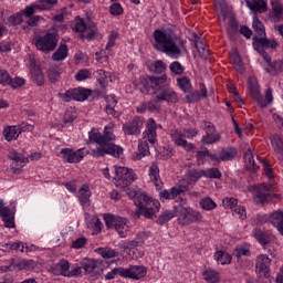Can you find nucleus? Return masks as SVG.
I'll use <instances>...</instances> for the list:
<instances>
[{
  "label": "nucleus",
  "instance_id": "obj_1",
  "mask_svg": "<svg viewBox=\"0 0 283 283\" xmlns=\"http://www.w3.org/2000/svg\"><path fill=\"white\" fill-rule=\"evenodd\" d=\"M88 138L93 143L99 145V147L93 149V158H105V156L120 158V156L124 154L123 147L112 143L113 140H116V136L114 133L107 130V127H105L104 135L101 134L97 128H92V130L88 133Z\"/></svg>",
  "mask_w": 283,
  "mask_h": 283
},
{
  "label": "nucleus",
  "instance_id": "obj_2",
  "mask_svg": "<svg viewBox=\"0 0 283 283\" xmlns=\"http://www.w3.org/2000/svg\"><path fill=\"white\" fill-rule=\"evenodd\" d=\"M153 36L155 40L153 45L157 52H163L170 59H180L182 56L185 41L180 40L176 33L157 29L154 31Z\"/></svg>",
  "mask_w": 283,
  "mask_h": 283
},
{
  "label": "nucleus",
  "instance_id": "obj_3",
  "mask_svg": "<svg viewBox=\"0 0 283 283\" xmlns=\"http://www.w3.org/2000/svg\"><path fill=\"white\" fill-rule=\"evenodd\" d=\"M175 211L177 213L178 223L181 224V227H189V224H193V222H202V214L192 208L179 205L175 207Z\"/></svg>",
  "mask_w": 283,
  "mask_h": 283
},
{
  "label": "nucleus",
  "instance_id": "obj_4",
  "mask_svg": "<svg viewBox=\"0 0 283 283\" xmlns=\"http://www.w3.org/2000/svg\"><path fill=\"white\" fill-rule=\"evenodd\" d=\"M115 174V186L119 187V189H123L127 196L128 191L133 190L129 188V185L136 180V174H134L133 169L127 167H116Z\"/></svg>",
  "mask_w": 283,
  "mask_h": 283
},
{
  "label": "nucleus",
  "instance_id": "obj_5",
  "mask_svg": "<svg viewBox=\"0 0 283 283\" xmlns=\"http://www.w3.org/2000/svg\"><path fill=\"white\" fill-rule=\"evenodd\" d=\"M34 45L40 52L50 54V52H54L59 45V35H56V33H46L43 36L39 35L34 38Z\"/></svg>",
  "mask_w": 283,
  "mask_h": 283
},
{
  "label": "nucleus",
  "instance_id": "obj_6",
  "mask_svg": "<svg viewBox=\"0 0 283 283\" xmlns=\"http://www.w3.org/2000/svg\"><path fill=\"white\" fill-rule=\"evenodd\" d=\"M104 221L107 229H115L119 238H125L127 231H129V226H127V219L123 217H115L112 213L104 214Z\"/></svg>",
  "mask_w": 283,
  "mask_h": 283
},
{
  "label": "nucleus",
  "instance_id": "obj_7",
  "mask_svg": "<svg viewBox=\"0 0 283 283\" xmlns=\"http://www.w3.org/2000/svg\"><path fill=\"white\" fill-rule=\"evenodd\" d=\"M73 30L75 32H84L81 36L82 39H86L87 41H92V39H94V36L96 35V32H98L96 23L90 22L87 24L83 19H80V21L76 22Z\"/></svg>",
  "mask_w": 283,
  "mask_h": 283
},
{
  "label": "nucleus",
  "instance_id": "obj_8",
  "mask_svg": "<svg viewBox=\"0 0 283 283\" xmlns=\"http://www.w3.org/2000/svg\"><path fill=\"white\" fill-rule=\"evenodd\" d=\"M255 202L264 205L273 200V186L271 184H262L255 188Z\"/></svg>",
  "mask_w": 283,
  "mask_h": 283
},
{
  "label": "nucleus",
  "instance_id": "obj_9",
  "mask_svg": "<svg viewBox=\"0 0 283 283\" xmlns=\"http://www.w3.org/2000/svg\"><path fill=\"white\" fill-rule=\"evenodd\" d=\"M154 207H151L150 205H147L144 208H139L136 211L132 212V218H134V220H140V216H144V218L151 220L154 218H156V213H158V211L160 210V202L155 201L153 202Z\"/></svg>",
  "mask_w": 283,
  "mask_h": 283
},
{
  "label": "nucleus",
  "instance_id": "obj_10",
  "mask_svg": "<svg viewBox=\"0 0 283 283\" xmlns=\"http://www.w3.org/2000/svg\"><path fill=\"white\" fill-rule=\"evenodd\" d=\"M144 123L145 118L134 117L132 120L123 125V132L126 136H139L140 132H143Z\"/></svg>",
  "mask_w": 283,
  "mask_h": 283
},
{
  "label": "nucleus",
  "instance_id": "obj_11",
  "mask_svg": "<svg viewBox=\"0 0 283 283\" xmlns=\"http://www.w3.org/2000/svg\"><path fill=\"white\" fill-rule=\"evenodd\" d=\"M61 155L66 163L76 164L85 158V148H80L76 151L72 148H62Z\"/></svg>",
  "mask_w": 283,
  "mask_h": 283
},
{
  "label": "nucleus",
  "instance_id": "obj_12",
  "mask_svg": "<svg viewBox=\"0 0 283 283\" xmlns=\"http://www.w3.org/2000/svg\"><path fill=\"white\" fill-rule=\"evenodd\" d=\"M170 138L175 143V145H177V147H182L184 149H186V151H192V149H196L193 144L187 142L185 133L182 130H171Z\"/></svg>",
  "mask_w": 283,
  "mask_h": 283
},
{
  "label": "nucleus",
  "instance_id": "obj_13",
  "mask_svg": "<svg viewBox=\"0 0 283 283\" xmlns=\"http://www.w3.org/2000/svg\"><path fill=\"white\" fill-rule=\"evenodd\" d=\"M127 196L134 199V203L138 209H143L147 205H151V198L146 193L140 192L138 188H133L132 191L127 192Z\"/></svg>",
  "mask_w": 283,
  "mask_h": 283
},
{
  "label": "nucleus",
  "instance_id": "obj_14",
  "mask_svg": "<svg viewBox=\"0 0 283 283\" xmlns=\"http://www.w3.org/2000/svg\"><path fill=\"white\" fill-rule=\"evenodd\" d=\"M149 83L150 90L157 96L159 92H163L169 86L170 81L167 78V74H164L163 76H149Z\"/></svg>",
  "mask_w": 283,
  "mask_h": 283
},
{
  "label": "nucleus",
  "instance_id": "obj_15",
  "mask_svg": "<svg viewBox=\"0 0 283 283\" xmlns=\"http://www.w3.org/2000/svg\"><path fill=\"white\" fill-rule=\"evenodd\" d=\"M248 87L250 90V96L264 109L266 107V101H264V97L260 94V84H258V80L250 78L248 83Z\"/></svg>",
  "mask_w": 283,
  "mask_h": 283
},
{
  "label": "nucleus",
  "instance_id": "obj_16",
  "mask_svg": "<svg viewBox=\"0 0 283 283\" xmlns=\"http://www.w3.org/2000/svg\"><path fill=\"white\" fill-rule=\"evenodd\" d=\"M256 273L260 277H269L271 273V259L266 254H261L256 259Z\"/></svg>",
  "mask_w": 283,
  "mask_h": 283
},
{
  "label": "nucleus",
  "instance_id": "obj_17",
  "mask_svg": "<svg viewBox=\"0 0 283 283\" xmlns=\"http://www.w3.org/2000/svg\"><path fill=\"white\" fill-rule=\"evenodd\" d=\"M13 271H34L39 263L34 260L28 259H12Z\"/></svg>",
  "mask_w": 283,
  "mask_h": 283
},
{
  "label": "nucleus",
  "instance_id": "obj_18",
  "mask_svg": "<svg viewBox=\"0 0 283 283\" xmlns=\"http://www.w3.org/2000/svg\"><path fill=\"white\" fill-rule=\"evenodd\" d=\"M125 279L128 280H143L147 275V268L140 265H132L128 269H124Z\"/></svg>",
  "mask_w": 283,
  "mask_h": 283
},
{
  "label": "nucleus",
  "instance_id": "obj_19",
  "mask_svg": "<svg viewBox=\"0 0 283 283\" xmlns=\"http://www.w3.org/2000/svg\"><path fill=\"white\" fill-rule=\"evenodd\" d=\"M157 101H166V103H172L176 105L180 98L178 97V93L171 88V86L168 85L167 88H164L163 91H159V93L156 95Z\"/></svg>",
  "mask_w": 283,
  "mask_h": 283
},
{
  "label": "nucleus",
  "instance_id": "obj_20",
  "mask_svg": "<svg viewBox=\"0 0 283 283\" xmlns=\"http://www.w3.org/2000/svg\"><path fill=\"white\" fill-rule=\"evenodd\" d=\"M82 269L85 271L86 275H92V277H98L101 273H96V269H98V261L94 259H84L81 262ZM95 273V274H94Z\"/></svg>",
  "mask_w": 283,
  "mask_h": 283
},
{
  "label": "nucleus",
  "instance_id": "obj_21",
  "mask_svg": "<svg viewBox=\"0 0 283 283\" xmlns=\"http://www.w3.org/2000/svg\"><path fill=\"white\" fill-rule=\"evenodd\" d=\"M156 120L154 118H149L146 124V130L144 132L145 138H147L150 145L156 144V138H158V134L156 132Z\"/></svg>",
  "mask_w": 283,
  "mask_h": 283
},
{
  "label": "nucleus",
  "instance_id": "obj_22",
  "mask_svg": "<svg viewBox=\"0 0 283 283\" xmlns=\"http://www.w3.org/2000/svg\"><path fill=\"white\" fill-rule=\"evenodd\" d=\"M233 158H235L233 148H223L220 154L213 153L211 156V160H214L216 163H227L233 160Z\"/></svg>",
  "mask_w": 283,
  "mask_h": 283
},
{
  "label": "nucleus",
  "instance_id": "obj_23",
  "mask_svg": "<svg viewBox=\"0 0 283 283\" xmlns=\"http://www.w3.org/2000/svg\"><path fill=\"white\" fill-rule=\"evenodd\" d=\"M272 149L279 160L283 163V139L280 135L275 134L270 137Z\"/></svg>",
  "mask_w": 283,
  "mask_h": 283
},
{
  "label": "nucleus",
  "instance_id": "obj_24",
  "mask_svg": "<svg viewBox=\"0 0 283 283\" xmlns=\"http://www.w3.org/2000/svg\"><path fill=\"white\" fill-rule=\"evenodd\" d=\"M8 158L9 160H13V164H11V169H14V165L22 168L24 165H28V163H30V159L28 157L23 156V154L17 150H10Z\"/></svg>",
  "mask_w": 283,
  "mask_h": 283
},
{
  "label": "nucleus",
  "instance_id": "obj_25",
  "mask_svg": "<svg viewBox=\"0 0 283 283\" xmlns=\"http://www.w3.org/2000/svg\"><path fill=\"white\" fill-rule=\"evenodd\" d=\"M245 160V167L249 169L252 174H255L260 166L255 163V158H258V155L253 154V150L251 148H248L243 156Z\"/></svg>",
  "mask_w": 283,
  "mask_h": 283
},
{
  "label": "nucleus",
  "instance_id": "obj_26",
  "mask_svg": "<svg viewBox=\"0 0 283 283\" xmlns=\"http://www.w3.org/2000/svg\"><path fill=\"white\" fill-rule=\"evenodd\" d=\"M245 3L251 10V12H254V14H262L263 12H266L269 10V7L266 6V2L264 0H245Z\"/></svg>",
  "mask_w": 283,
  "mask_h": 283
},
{
  "label": "nucleus",
  "instance_id": "obj_27",
  "mask_svg": "<svg viewBox=\"0 0 283 283\" xmlns=\"http://www.w3.org/2000/svg\"><path fill=\"white\" fill-rule=\"evenodd\" d=\"M137 112L139 114H145V112L158 114L160 112V103L156 101L144 102L139 106H137Z\"/></svg>",
  "mask_w": 283,
  "mask_h": 283
},
{
  "label": "nucleus",
  "instance_id": "obj_28",
  "mask_svg": "<svg viewBox=\"0 0 283 283\" xmlns=\"http://www.w3.org/2000/svg\"><path fill=\"white\" fill-rule=\"evenodd\" d=\"M51 272L53 275H63V277H67V274L70 273V262L61 260L57 264L51 266Z\"/></svg>",
  "mask_w": 283,
  "mask_h": 283
},
{
  "label": "nucleus",
  "instance_id": "obj_29",
  "mask_svg": "<svg viewBox=\"0 0 283 283\" xmlns=\"http://www.w3.org/2000/svg\"><path fill=\"white\" fill-rule=\"evenodd\" d=\"M136 90H139L142 94H149L151 92V84L149 82V76H140L134 82Z\"/></svg>",
  "mask_w": 283,
  "mask_h": 283
},
{
  "label": "nucleus",
  "instance_id": "obj_30",
  "mask_svg": "<svg viewBox=\"0 0 283 283\" xmlns=\"http://www.w3.org/2000/svg\"><path fill=\"white\" fill-rule=\"evenodd\" d=\"M253 40L254 48H258V45H260L261 48H271V50H275V48H277V41L269 40L266 35H263L262 38L255 35Z\"/></svg>",
  "mask_w": 283,
  "mask_h": 283
},
{
  "label": "nucleus",
  "instance_id": "obj_31",
  "mask_svg": "<svg viewBox=\"0 0 283 283\" xmlns=\"http://www.w3.org/2000/svg\"><path fill=\"white\" fill-rule=\"evenodd\" d=\"M0 216L7 229H14V216L12 214V211H10V208L8 207L2 208L0 210Z\"/></svg>",
  "mask_w": 283,
  "mask_h": 283
},
{
  "label": "nucleus",
  "instance_id": "obj_32",
  "mask_svg": "<svg viewBox=\"0 0 283 283\" xmlns=\"http://www.w3.org/2000/svg\"><path fill=\"white\" fill-rule=\"evenodd\" d=\"M92 197V191H90L88 185H83L78 190V200L82 207H90V198Z\"/></svg>",
  "mask_w": 283,
  "mask_h": 283
},
{
  "label": "nucleus",
  "instance_id": "obj_33",
  "mask_svg": "<svg viewBox=\"0 0 283 283\" xmlns=\"http://www.w3.org/2000/svg\"><path fill=\"white\" fill-rule=\"evenodd\" d=\"M269 67L265 69V72L268 74H271V76H277V74L282 73L283 71V61L282 60H275L273 62H268Z\"/></svg>",
  "mask_w": 283,
  "mask_h": 283
},
{
  "label": "nucleus",
  "instance_id": "obj_34",
  "mask_svg": "<svg viewBox=\"0 0 283 283\" xmlns=\"http://www.w3.org/2000/svg\"><path fill=\"white\" fill-rule=\"evenodd\" d=\"M200 178H205V170L202 169H189L186 172V179L191 184L196 185Z\"/></svg>",
  "mask_w": 283,
  "mask_h": 283
},
{
  "label": "nucleus",
  "instance_id": "obj_35",
  "mask_svg": "<svg viewBox=\"0 0 283 283\" xmlns=\"http://www.w3.org/2000/svg\"><path fill=\"white\" fill-rule=\"evenodd\" d=\"M149 151V143L147 140L139 142L138 144V153L134 156V160H142L145 156H150Z\"/></svg>",
  "mask_w": 283,
  "mask_h": 283
},
{
  "label": "nucleus",
  "instance_id": "obj_36",
  "mask_svg": "<svg viewBox=\"0 0 283 283\" xmlns=\"http://www.w3.org/2000/svg\"><path fill=\"white\" fill-rule=\"evenodd\" d=\"M90 96H92V90L83 87L73 90V101H87Z\"/></svg>",
  "mask_w": 283,
  "mask_h": 283
},
{
  "label": "nucleus",
  "instance_id": "obj_37",
  "mask_svg": "<svg viewBox=\"0 0 283 283\" xmlns=\"http://www.w3.org/2000/svg\"><path fill=\"white\" fill-rule=\"evenodd\" d=\"M31 78L33 83H36L41 87L43 83H45V76L43 75V71H41V67L39 66H33L31 69Z\"/></svg>",
  "mask_w": 283,
  "mask_h": 283
},
{
  "label": "nucleus",
  "instance_id": "obj_38",
  "mask_svg": "<svg viewBox=\"0 0 283 283\" xmlns=\"http://www.w3.org/2000/svg\"><path fill=\"white\" fill-rule=\"evenodd\" d=\"M95 78H97L99 87H102V90H105V87H107V78H112V73L104 70H98L95 72Z\"/></svg>",
  "mask_w": 283,
  "mask_h": 283
},
{
  "label": "nucleus",
  "instance_id": "obj_39",
  "mask_svg": "<svg viewBox=\"0 0 283 283\" xmlns=\"http://www.w3.org/2000/svg\"><path fill=\"white\" fill-rule=\"evenodd\" d=\"M177 85L179 90H181V92H184L185 94H189V92H191V88L193 87L191 85V80L187 76L178 77Z\"/></svg>",
  "mask_w": 283,
  "mask_h": 283
},
{
  "label": "nucleus",
  "instance_id": "obj_40",
  "mask_svg": "<svg viewBox=\"0 0 283 283\" xmlns=\"http://www.w3.org/2000/svg\"><path fill=\"white\" fill-rule=\"evenodd\" d=\"M190 188H191V184L187 178H185L175 187H172V191H175L177 196H180L181 193H187V191H189Z\"/></svg>",
  "mask_w": 283,
  "mask_h": 283
},
{
  "label": "nucleus",
  "instance_id": "obj_41",
  "mask_svg": "<svg viewBox=\"0 0 283 283\" xmlns=\"http://www.w3.org/2000/svg\"><path fill=\"white\" fill-rule=\"evenodd\" d=\"M252 28L254 32H256L258 36H266V30L264 29V24L260 19L258 18V14L253 15V22H252Z\"/></svg>",
  "mask_w": 283,
  "mask_h": 283
},
{
  "label": "nucleus",
  "instance_id": "obj_42",
  "mask_svg": "<svg viewBox=\"0 0 283 283\" xmlns=\"http://www.w3.org/2000/svg\"><path fill=\"white\" fill-rule=\"evenodd\" d=\"M3 134L6 140H8L9 143L11 140H17L20 136L19 128L17 126H9L4 128Z\"/></svg>",
  "mask_w": 283,
  "mask_h": 283
},
{
  "label": "nucleus",
  "instance_id": "obj_43",
  "mask_svg": "<svg viewBox=\"0 0 283 283\" xmlns=\"http://www.w3.org/2000/svg\"><path fill=\"white\" fill-rule=\"evenodd\" d=\"M53 61H65L67 59V44L61 43L52 55Z\"/></svg>",
  "mask_w": 283,
  "mask_h": 283
},
{
  "label": "nucleus",
  "instance_id": "obj_44",
  "mask_svg": "<svg viewBox=\"0 0 283 283\" xmlns=\"http://www.w3.org/2000/svg\"><path fill=\"white\" fill-rule=\"evenodd\" d=\"M214 258L219 264H231V254L224 250H219L214 253Z\"/></svg>",
  "mask_w": 283,
  "mask_h": 283
},
{
  "label": "nucleus",
  "instance_id": "obj_45",
  "mask_svg": "<svg viewBox=\"0 0 283 283\" xmlns=\"http://www.w3.org/2000/svg\"><path fill=\"white\" fill-rule=\"evenodd\" d=\"M253 235H254L255 240H258V242L260 244H262L263 247H266V244H269L271 242V238L269 237V234L264 233V231H262L260 229H255L253 231Z\"/></svg>",
  "mask_w": 283,
  "mask_h": 283
},
{
  "label": "nucleus",
  "instance_id": "obj_46",
  "mask_svg": "<svg viewBox=\"0 0 283 283\" xmlns=\"http://www.w3.org/2000/svg\"><path fill=\"white\" fill-rule=\"evenodd\" d=\"M149 70L155 74H165V72H167V64L161 60H158L149 65Z\"/></svg>",
  "mask_w": 283,
  "mask_h": 283
},
{
  "label": "nucleus",
  "instance_id": "obj_47",
  "mask_svg": "<svg viewBox=\"0 0 283 283\" xmlns=\"http://www.w3.org/2000/svg\"><path fill=\"white\" fill-rule=\"evenodd\" d=\"M199 207H201L203 211H213L218 205L213 201V199L206 197L200 199Z\"/></svg>",
  "mask_w": 283,
  "mask_h": 283
},
{
  "label": "nucleus",
  "instance_id": "obj_48",
  "mask_svg": "<svg viewBox=\"0 0 283 283\" xmlns=\"http://www.w3.org/2000/svg\"><path fill=\"white\" fill-rule=\"evenodd\" d=\"M231 60L235 72H239V74H244V64L242 63L240 55L238 53H233L231 55Z\"/></svg>",
  "mask_w": 283,
  "mask_h": 283
},
{
  "label": "nucleus",
  "instance_id": "obj_49",
  "mask_svg": "<svg viewBox=\"0 0 283 283\" xmlns=\"http://www.w3.org/2000/svg\"><path fill=\"white\" fill-rule=\"evenodd\" d=\"M203 277L208 283H218L220 282V274L216 270H206L203 272Z\"/></svg>",
  "mask_w": 283,
  "mask_h": 283
},
{
  "label": "nucleus",
  "instance_id": "obj_50",
  "mask_svg": "<svg viewBox=\"0 0 283 283\" xmlns=\"http://www.w3.org/2000/svg\"><path fill=\"white\" fill-rule=\"evenodd\" d=\"M57 4L59 0H38L35 8H38V10H52V8Z\"/></svg>",
  "mask_w": 283,
  "mask_h": 283
},
{
  "label": "nucleus",
  "instance_id": "obj_51",
  "mask_svg": "<svg viewBox=\"0 0 283 283\" xmlns=\"http://www.w3.org/2000/svg\"><path fill=\"white\" fill-rule=\"evenodd\" d=\"M150 172H149V176H150V178H151V180H153V182H154V185H155V187L157 188V189H159V187H160V184L158 182V178H160V169L158 168V165H156V164H153L151 166H150V170H149Z\"/></svg>",
  "mask_w": 283,
  "mask_h": 283
},
{
  "label": "nucleus",
  "instance_id": "obj_52",
  "mask_svg": "<svg viewBox=\"0 0 283 283\" xmlns=\"http://www.w3.org/2000/svg\"><path fill=\"white\" fill-rule=\"evenodd\" d=\"M185 103H188L189 105H193V103H198L201 99L200 97V92L198 91H190L185 97H184Z\"/></svg>",
  "mask_w": 283,
  "mask_h": 283
},
{
  "label": "nucleus",
  "instance_id": "obj_53",
  "mask_svg": "<svg viewBox=\"0 0 283 283\" xmlns=\"http://www.w3.org/2000/svg\"><path fill=\"white\" fill-rule=\"evenodd\" d=\"M272 12L276 19L283 15V4L280 0H271Z\"/></svg>",
  "mask_w": 283,
  "mask_h": 283
},
{
  "label": "nucleus",
  "instance_id": "obj_54",
  "mask_svg": "<svg viewBox=\"0 0 283 283\" xmlns=\"http://www.w3.org/2000/svg\"><path fill=\"white\" fill-rule=\"evenodd\" d=\"M195 48L198 50L199 54H201V59H207L209 56V50H207V45L202 40H196Z\"/></svg>",
  "mask_w": 283,
  "mask_h": 283
},
{
  "label": "nucleus",
  "instance_id": "obj_55",
  "mask_svg": "<svg viewBox=\"0 0 283 283\" xmlns=\"http://www.w3.org/2000/svg\"><path fill=\"white\" fill-rule=\"evenodd\" d=\"M203 178L220 179L222 178V172L218 168H208L203 170Z\"/></svg>",
  "mask_w": 283,
  "mask_h": 283
},
{
  "label": "nucleus",
  "instance_id": "obj_56",
  "mask_svg": "<svg viewBox=\"0 0 283 283\" xmlns=\"http://www.w3.org/2000/svg\"><path fill=\"white\" fill-rule=\"evenodd\" d=\"M169 70L176 76H180V75L185 74V66H182V64L180 62H178V61L172 62L169 65Z\"/></svg>",
  "mask_w": 283,
  "mask_h": 283
},
{
  "label": "nucleus",
  "instance_id": "obj_57",
  "mask_svg": "<svg viewBox=\"0 0 283 283\" xmlns=\"http://www.w3.org/2000/svg\"><path fill=\"white\" fill-rule=\"evenodd\" d=\"M116 275L125 277V268H114L111 272L105 275V280H114Z\"/></svg>",
  "mask_w": 283,
  "mask_h": 283
},
{
  "label": "nucleus",
  "instance_id": "obj_58",
  "mask_svg": "<svg viewBox=\"0 0 283 283\" xmlns=\"http://www.w3.org/2000/svg\"><path fill=\"white\" fill-rule=\"evenodd\" d=\"M171 219H174V212L166 210L158 217L157 224H167Z\"/></svg>",
  "mask_w": 283,
  "mask_h": 283
},
{
  "label": "nucleus",
  "instance_id": "obj_59",
  "mask_svg": "<svg viewBox=\"0 0 283 283\" xmlns=\"http://www.w3.org/2000/svg\"><path fill=\"white\" fill-rule=\"evenodd\" d=\"M207 156L208 158H210V160H211V157L213 156V154H211L207 148H205L203 150L197 151L196 158L198 164L205 165V158H207Z\"/></svg>",
  "mask_w": 283,
  "mask_h": 283
},
{
  "label": "nucleus",
  "instance_id": "obj_60",
  "mask_svg": "<svg viewBox=\"0 0 283 283\" xmlns=\"http://www.w3.org/2000/svg\"><path fill=\"white\" fill-rule=\"evenodd\" d=\"M48 78L51 83H57V81L61 78V71L54 67L49 69Z\"/></svg>",
  "mask_w": 283,
  "mask_h": 283
},
{
  "label": "nucleus",
  "instance_id": "obj_61",
  "mask_svg": "<svg viewBox=\"0 0 283 283\" xmlns=\"http://www.w3.org/2000/svg\"><path fill=\"white\" fill-rule=\"evenodd\" d=\"M218 140H220L219 134L213 135V133H207V135L202 137V143L206 145H213V143H218Z\"/></svg>",
  "mask_w": 283,
  "mask_h": 283
},
{
  "label": "nucleus",
  "instance_id": "obj_62",
  "mask_svg": "<svg viewBox=\"0 0 283 283\" xmlns=\"http://www.w3.org/2000/svg\"><path fill=\"white\" fill-rule=\"evenodd\" d=\"M97 253H99V255H102V258H104V260H112V258L118 256V252H116L114 250L98 249Z\"/></svg>",
  "mask_w": 283,
  "mask_h": 283
},
{
  "label": "nucleus",
  "instance_id": "obj_63",
  "mask_svg": "<svg viewBox=\"0 0 283 283\" xmlns=\"http://www.w3.org/2000/svg\"><path fill=\"white\" fill-rule=\"evenodd\" d=\"M109 13L113 17H119V14L123 13V6H120V3L115 2L109 7Z\"/></svg>",
  "mask_w": 283,
  "mask_h": 283
},
{
  "label": "nucleus",
  "instance_id": "obj_64",
  "mask_svg": "<svg viewBox=\"0 0 283 283\" xmlns=\"http://www.w3.org/2000/svg\"><path fill=\"white\" fill-rule=\"evenodd\" d=\"M90 70L83 69L75 74V81H87L90 78Z\"/></svg>",
  "mask_w": 283,
  "mask_h": 283
}]
</instances>
